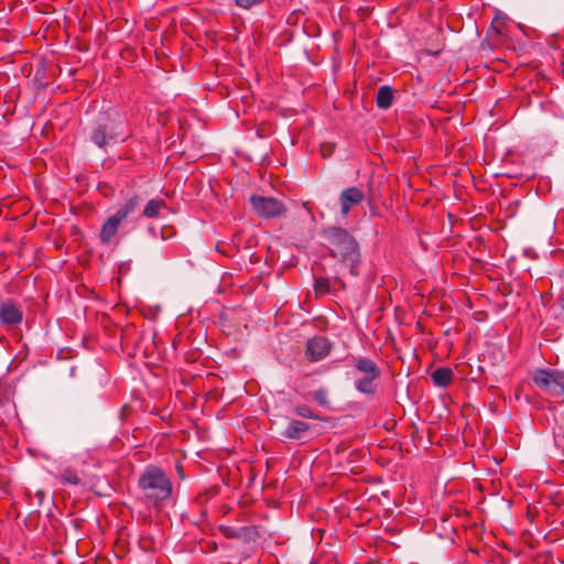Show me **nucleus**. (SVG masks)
<instances>
[{
    "instance_id": "nucleus-19",
    "label": "nucleus",
    "mask_w": 564,
    "mask_h": 564,
    "mask_svg": "<svg viewBox=\"0 0 564 564\" xmlns=\"http://www.w3.org/2000/svg\"><path fill=\"white\" fill-rule=\"evenodd\" d=\"M313 400L322 406H329L328 390L319 388L312 393Z\"/></svg>"
},
{
    "instance_id": "nucleus-3",
    "label": "nucleus",
    "mask_w": 564,
    "mask_h": 564,
    "mask_svg": "<svg viewBox=\"0 0 564 564\" xmlns=\"http://www.w3.org/2000/svg\"><path fill=\"white\" fill-rule=\"evenodd\" d=\"M354 368L359 373L354 382L355 389L366 397H375L381 378L377 362L368 357H359L354 360Z\"/></svg>"
},
{
    "instance_id": "nucleus-17",
    "label": "nucleus",
    "mask_w": 564,
    "mask_h": 564,
    "mask_svg": "<svg viewBox=\"0 0 564 564\" xmlns=\"http://www.w3.org/2000/svg\"><path fill=\"white\" fill-rule=\"evenodd\" d=\"M292 412L300 416V417H304V419H312V420H316V421H324V417H322L321 415H318L317 413H315L308 405L306 404H300V405H295L293 409H292Z\"/></svg>"
},
{
    "instance_id": "nucleus-16",
    "label": "nucleus",
    "mask_w": 564,
    "mask_h": 564,
    "mask_svg": "<svg viewBox=\"0 0 564 564\" xmlns=\"http://www.w3.org/2000/svg\"><path fill=\"white\" fill-rule=\"evenodd\" d=\"M259 538V532L256 527H242L237 529L236 539L241 540L246 543L256 541Z\"/></svg>"
},
{
    "instance_id": "nucleus-15",
    "label": "nucleus",
    "mask_w": 564,
    "mask_h": 564,
    "mask_svg": "<svg viewBox=\"0 0 564 564\" xmlns=\"http://www.w3.org/2000/svg\"><path fill=\"white\" fill-rule=\"evenodd\" d=\"M166 203L163 199H151L148 202L143 209V216L147 218L158 217L161 208L165 207Z\"/></svg>"
},
{
    "instance_id": "nucleus-12",
    "label": "nucleus",
    "mask_w": 564,
    "mask_h": 564,
    "mask_svg": "<svg viewBox=\"0 0 564 564\" xmlns=\"http://www.w3.org/2000/svg\"><path fill=\"white\" fill-rule=\"evenodd\" d=\"M311 432V425L304 421L290 420L282 436L289 440H302Z\"/></svg>"
},
{
    "instance_id": "nucleus-14",
    "label": "nucleus",
    "mask_w": 564,
    "mask_h": 564,
    "mask_svg": "<svg viewBox=\"0 0 564 564\" xmlns=\"http://www.w3.org/2000/svg\"><path fill=\"white\" fill-rule=\"evenodd\" d=\"M432 380L438 387H446L453 380V371L446 367L437 368L432 373Z\"/></svg>"
},
{
    "instance_id": "nucleus-24",
    "label": "nucleus",
    "mask_w": 564,
    "mask_h": 564,
    "mask_svg": "<svg viewBox=\"0 0 564 564\" xmlns=\"http://www.w3.org/2000/svg\"><path fill=\"white\" fill-rule=\"evenodd\" d=\"M558 306L564 311V294L558 297Z\"/></svg>"
},
{
    "instance_id": "nucleus-6",
    "label": "nucleus",
    "mask_w": 564,
    "mask_h": 564,
    "mask_svg": "<svg viewBox=\"0 0 564 564\" xmlns=\"http://www.w3.org/2000/svg\"><path fill=\"white\" fill-rule=\"evenodd\" d=\"M536 387L554 398H564V371L536 369L532 376Z\"/></svg>"
},
{
    "instance_id": "nucleus-11",
    "label": "nucleus",
    "mask_w": 564,
    "mask_h": 564,
    "mask_svg": "<svg viewBox=\"0 0 564 564\" xmlns=\"http://www.w3.org/2000/svg\"><path fill=\"white\" fill-rule=\"evenodd\" d=\"M346 289V284L344 281L338 276H334L333 281L329 278H315L314 281V291L317 296H324L326 294H329L330 292L344 291Z\"/></svg>"
},
{
    "instance_id": "nucleus-5",
    "label": "nucleus",
    "mask_w": 564,
    "mask_h": 564,
    "mask_svg": "<svg viewBox=\"0 0 564 564\" xmlns=\"http://www.w3.org/2000/svg\"><path fill=\"white\" fill-rule=\"evenodd\" d=\"M141 203V198L137 195L130 197L112 216H110L102 225L99 239L101 243L107 245L116 236L118 228L131 214H133Z\"/></svg>"
},
{
    "instance_id": "nucleus-9",
    "label": "nucleus",
    "mask_w": 564,
    "mask_h": 564,
    "mask_svg": "<svg viewBox=\"0 0 564 564\" xmlns=\"http://www.w3.org/2000/svg\"><path fill=\"white\" fill-rule=\"evenodd\" d=\"M366 198V195L362 189L357 186H350L343 189L338 197V203L340 207V214L343 217H346L349 212L355 207L360 205Z\"/></svg>"
},
{
    "instance_id": "nucleus-18",
    "label": "nucleus",
    "mask_w": 564,
    "mask_h": 564,
    "mask_svg": "<svg viewBox=\"0 0 564 564\" xmlns=\"http://www.w3.org/2000/svg\"><path fill=\"white\" fill-rule=\"evenodd\" d=\"M59 479L64 482V484H68V485H73V486H79L82 485V478L80 476L77 474L76 470L67 467V468H64L61 474H59Z\"/></svg>"
},
{
    "instance_id": "nucleus-7",
    "label": "nucleus",
    "mask_w": 564,
    "mask_h": 564,
    "mask_svg": "<svg viewBox=\"0 0 564 564\" xmlns=\"http://www.w3.org/2000/svg\"><path fill=\"white\" fill-rule=\"evenodd\" d=\"M250 204L258 216L267 219L285 216L288 212L283 202L274 197L252 195Z\"/></svg>"
},
{
    "instance_id": "nucleus-23",
    "label": "nucleus",
    "mask_w": 564,
    "mask_h": 564,
    "mask_svg": "<svg viewBox=\"0 0 564 564\" xmlns=\"http://www.w3.org/2000/svg\"><path fill=\"white\" fill-rule=\"evenodd\" d=\"M34 497L37 499V503L42 505L43 499L45 497L44 490H42V489L36 490L35 494H34Z\"/></svg>"
},
{
    "instance_id": "nucleus-10",
    "label": "nucleus",
    "mask_w": 564,
    "mask_h": 564,
    "mask_svg": "<svg viewBox=\"0 0 564 564\" xmlns=\"http://www.w3.org/2000/svg\"><path fill=\"white\" fill-rule=\"evenodd\" d=\"M23 313L13 301L3 302L0 305V322L8 326H14L22 322Z\"/></svg>"
},
{
    "instance_id": "nucleus-8",
    "label": "nucleus",
    "mask_w": 564,
    "mask_h": 564,
    "mask_svg": "<svg viewBox=\"0 0 564 564\" xmlns=\"http://www.w3.org/2000/svg\"><path fill=\"white\" fill-rule=\"evenodd\" d=\"M332 343L324 336H314L306 341L305 356L312 362L325 359L330 350Z\"/></svg>"
},
{
    "instance_id": "nucleus-25",
    "label": "nucleus",
    "mask_w": 564,
    "mask_h": 564,
    "mask_svg": "<svg viewBox=\"0 0 564 564\" xmlns=\"http://www.w3.org/2000/svg\"><path fill=\"white\" fill-rule=\"evenodd\" d=\"M178 474L181 477H183V471L178 468Z\"/></svg>"
},
{
    "instance_id": "nucleus-20",
    "label": "nucleus",
    "mask_w": 564,
    "mask_h": 564,
    "mask_svg": "<svg viewBox=\"0 0 564 564\" xmlns=\"http://www.w3.org/2000/svg\"><path fill=\"white\" fill-rule=\"evenodd\" d=\"M319 151L324 159H328L333 155L335 151V144L332 142H324L321 144Z\"/></svg>"
},
{
    "instance_id": "nucleus-21",
    "label": "nucleus",
    "mask_w": 564,
    "mask_h": 564,
    "mask_svg": "<svg viewBox=\"0 0 564 564\" xmlns=\"http://www.w3.org/2000/svg\"><path fill=\"white\" fill-rule=\"evenodd\" d=\"M262 0H235V3L243 9H251L252 7L261 3Z\"/></svg>"
},
{
    "instance_id": "nucleus-13",
    "label": "nucleus",
    "mask_w": 564,
    "mask_h": 564,
    "mask_svg": "<svg viewBox=\"0 0 564 564\" xmlns=\"http://www.w3.org/2000/svg\"><path fill=\"white\" fill-rule=\"evenodd\" d=\"M393 100V90L390 86H381L378 89L376 104L380 109H388L391 107Z\"/></svg>"
},
{
    "instance_id": "nucleus-22",
    "label": "nucleus",
    "mask_w": 564,
    "mask_h": 564,
    "mask_svg": "<svg viewBox=\"0 0 564 564\" xmlns=\"http://www.w3.org/2000/svg\"><path fill=\"white\" fill-rule=\"evenodd\" d=\"M219 530H220V532L223 533L224 536H226L228 539H236L237 529L221 525L219 528Z\"/></svg>"
},
{
    "instance_id": "nucleus-1",
    "label": "nucleus",
    "mask_w": 564,
    "mask_h": 564,
    "mask_svg": "<svg viewBox=\"0 0 564 564\" xmlns=\"http://www.w3.org/2000/svg\"><path fill=\"white\" fill-rule=\"evenodd\" d=\"M329 256L336 260L339 271L359 275L361 264L360 247L356 238L345 228L328 227L323 231Z\"/></svg>"
},
{
    "instance_id": "nucleus-2",
    "label": "nucleus",
    "mask_w": 564,
    "mask_h": 564,
    "mask_svg": "<svg viewBox=\"0 0 564 564\" xmlns=\"http://www.w3.org/2000/svg\"><path fill=\"white\" fill-rule=\"evenodd\" d=\"M145 503L156 509L170 500L173 485L169 476L158 466L149 465L144 468L138 480Z\"/></svg>"
},
{
    "instance_id": "nucleus-4",
    "label": "nucleus",
    "mask_w": 564,
    "mask_h": 564,
    "mask_svg": "<svg viewBox=\"0 0 564 564\" xmlns=\"http://www.w3.org/2000/svg\"><path fill=\"white\" fill-rule=\"evenodd\" d=\"M123 121L118 113H101L90 129V140L99 148L123 134Z\"/></svg>"
}]
</instances>
